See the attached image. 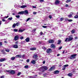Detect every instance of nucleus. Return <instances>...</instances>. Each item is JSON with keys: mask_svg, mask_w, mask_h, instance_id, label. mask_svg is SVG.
<instances>
[{"mask_svg": "<svg viewBox=\"0 0 78 78\" xmlns=\"http://www.w3.org/2000/svg\"><path fill=\"white\" fill-rule=\"evenodd\" d=\"M39 70L41 71V72L39 73V74H42V72H44L45 70L44 68L43 67V66H42L39 69Z\"/></svg>", "mask_w": 78, "mask_h": 78, "instance_id": "obj_1", "label": "nucleus"}, {"mask_svg": "<svg viewBox=\"0 0 78 78\" xmlns=\"http://www.w3.org/2000/svg\"><path fill=\"white\" fill-rule=\"evenodd\" d=\"M73 39L72 37H69V38H67L65 40V42H67V41H68L69 42V41H72L73 40Z\"/></svg>", "mask_w": 78, "mask_h": 78, "instance_id": "obj_2", "label": "nucleus"}, {"mask_svg": "<svg viewBox=\"0 0 78 78\" xmlns=\"http://www.w3.org/2000/svg\"><path fill=\"white\" fill-rule=\"evenodd\" d=\"M76 54H73L71 56L70 58L71 59H75L76 58Z\"/></svg>", "mask_w": 78, "mask_h": 78, "instance_id": "obj_3", "label": "nucleus"}, {"mask_svg": "<svg viewBox=\"0 0 78 78\" xmlns=\"http://www.w3.org/2000/svg\"><path fill=\"white\" fill-rule=\"evenodd\" d=\"M15 71L14 70H10V74H12L13 75V74H15Z\"/></svg>", "mask_w": 78, "mask_h": 78, "instance_id": "obj_4", "label": "nucleus"}, {"mask_svg": "<svg viewBox=\"0 0 78 78\" xmlns=\"http://www.w3.org/2000/svg\"><path fill=\"white\" fill-rule=\"evenodd\" d=\"M51 52V49L50 48H49L47 50V53H50Z\"/></svg>", "mask_w": 78, "mask_h": 78, "instance_id": "obj_5", "label": "nucleus"}, {"mask_svg": "<svg viewBox=\"0 0 78 78\" xmlns=\"http://www.w3.org/2000/svg\"><path fill=\"white\" fill-rule=\"evenodd\" d=\"M19 37L18 36H16L14 37V41H17L19 39Z\"/></svg>", "mask_w": 78, "mask_h": 78, "instance_id": "obj_6", "label": "nucleus"}, {"mask_svg": "<svg viewBox=\"0 0 78 78\" xmlns=\"http://www.w3.org/2000/svg\"><path fill=\"white\" fill-rule=\"evenodd\" d=\"M51 47L52 48H56V46H55V45L52 44L51 45Z\"/></svg>", "mask_w": 78, "mask_h": 78, "instance_id": "obj_7", "label": "nucleus"}, {"mask_svg": "<svg viewBox=\"0 0 78 78\" xmlns=\"http://www.w3.org/2000/svg\"><path fill=\"white\" fill-rule=\"evenodd\" d=\"M12 48H18V45L16 44L13 45Z\"/></svg>", "mask_w": 78, "mask_h": 78, "instance_id": "obj_8", "label": "nucleus"}, {"mask_svg": "<svg viewBox=\"0 0 78 78\" xmlns=\"http://www.w3.org/2000/svg\"><path fill=\"white\" fill-rule=\"evenodd\" d=\"M48 42L49 44H53L54 42V41L53 40H51L48 41Z\"/></svg>", "mask_w": 78, "mask_h": 78, "instance_id": "obj_9", "label": "nucleus"}, {"mask_svg": "<svg viewBox=\"0 0 78 78\" xmlns=\"http://www.w3.org/2000/svg\"><path fill=\"white\" fill-rule=\"evenodd\" d=\"M25 31L24 29L22 30L21 29H20L18 31L19 33H22V32H23V31Z\"/></svg>", "mask_w": 78, "mask_h": 78, "instance_id": "obj_10", "label": "nucleus"}, {"mask_svg": "<svg viewBox=\"0 0 78 78\" xmlns=\"http://www.w3.org/2000/svg\"><path fill=\"white\" fill-rule=\"evenodd\" d=\"M6 61V58L0 59V62H3V61Z\"/></svg>", "mask_w": 78, "mask_h": 78, "instance_id": "obj_11", "label": "nucleus"}, {"mask_svg": "<svg viewBox=\"0 0 78 78\" xmlns=\"http://www.w3.org/2000/svg\"><path fill=\"white\" fill-rule=\"evenodd\" d=\"M54 69H55V66H52L50 69L49 70V71H51V70H54Z\"/></svg>", "mask_w": 78, "mask_h": 78, "instance_id": "obj_12", "label": "nucleus"}, {"mask_svg": "<svg viewBox=\"0 0 78 78\" xmlns=\"http://www.w3.org/2000/svg\"><path fill=\"white\" fill-rule=\"evenodd\" d=\"M33 57L34 59H36V58H37V54H34L33 56Z\"/></svg>", "mask_w": 78, "mask_h": 78, "instance_id": "obj_13", "label": "nucleus"}, {"mask_svg": "<svg viewBox=\"0 0 78 78\" xmlns=\"http://www.w3.org/2000/svg\"><path fill=\"white\" fill-rule=\"evenodd\" d=\"M59 1L58 0H57L55 1V4H56V5H57V4H59Z\"/></svg>", "mask_w": 78, "mask_h": 78, "instance_id": "obj_14", "label": "nucleus"}, {"mask_svg": "<svg viewBox=\"0 0 78 78\" xmlns=\"http://www.w3.org/2000/svg\"><path fill=\"white\" fill-rule=\"evenodd\" d=\"M43 68H44V69L45 70H47L48 68L46 66H43Z\"/></svg>", "mask_w": 78, "mask_h": 78, "instance_id": "obj_15", "label": "nucleus"}, {"mask_svg": "<svg viewBox=\"0 0 78 78\" xmlns=\"http://www.w3.org/2000/svg\"><path fill=\"white\" fill-rule=\"evenodd\" d=\"M31 62L32 64H35V63H36V61L34 60H33L32 61H31Z\"/></svg>", "mask_w": 78, "mask_h": 78, "instance_id": "obj_16", "label": "nucleus"}, {"mask_svg": "<svg viewBox=\"0 0 78 78\" xmlns=\"http://www.w3.org/2000/svg\"><path fill=\"white\" fill-rule=\"evenodd\" d=\"M26 41L27 42H28L30 41V38L29 37H27L26 39H25Z\"/></svg>", "mask_w": 78, "mask_h": 78, "instance_id": "obj_17", "label": "nucleus"}, {"mask_svg": "<svg viewBox=\"0 0 78 78\" xmlns=\"http://www.w3.org/2000/svg\"><path fill=\"white\" fill-rule=\"evenodd\" d=\"M24 14H28V10H24Z\"/></svg>", "mask_w": 78, "mask_h": 78, "instance_id": "obj_18", "label": "nucleus"}, {"mask_svg": "<svg viewBox=\"0 0 78 78\" xmlns=\"http://www.w3.org/2000/svg\"><path fill=\"white\" fill-rule=\"evenodd\" d=\"M59 72V71L58 70L54 71V73H55V74H58Z\"/></svg>", "mask_w": 78, "mask_h": 78, "instance_id": "obj_19", "label": "nucleus"}, {"mask_svg": "<svg viewBox=\"0 0 78 78\" xmlns=\"http://www.w3.org/2000/svg\"><path fill=\"white\" fill-rule=\"evenodd\" d=\"M27 6V5H22L20 6V8H26Z\"/></svg>", "mask_w": 78, "mask_h": 78, "instance_id": "obj_20", "label": "nucleus"}, {"mask_svg": "<svg viewBox=\"0 0 78 78\" xmlns=\"http://www.w3.org/2000/svg\"><path fill=\"white\" fill-rule=\"evenodd\" d=\"M73 75V74H72V73H69L68 74V76H72Z\"/></svg>", "mask_w": 78, "mask_h": 78, "instance_id": "obj_21", "label": "nucleus"}, {"mask_svg": "<svg viewBox=\"0 0 78 78\" xmlns=\"http://www.w3.org/2000/svg\"><path fill=\"white\" fill-rule=\"evenodd\" d=\"M18 14H24V11L19 12Z\"/></svg>", "mask_w": 78, "mask_h": 78, "instance_id": "obj_22", "label": "nucleus"}, {"mask_svg": "<svg viewBox=\"0 0 78 78\" xmlns=\"http://www.w3.org/2000/svg\"><path fill=\"white\" fill-rule=\"evenodd\" d=\"M15 24L16 25V26H17V27H18V26H19V25H20V23L17 22Z\"/></svg>", "mask_w": 78, "mask_h": 78, "instance_id": "obj_23", "label": "nucleus"}, {"mask_svg": "<svg viewBox=\"0 0 78 78\" xmlns=\"http://www.w3.org/2000/svg\"><path fill=\"white\" fill-rule=\"evenodd\" d=\"M36 48L35 47L30 48L31 50H36Z\"/></svg>", "mask_w": 78, "mask_h": 78, "instance_id": "obj_24", "label": "nucleus"}, {"mask_svg": "<svg viewBox=\"0 0 78 78\" xmlns=\"http://www.w3.org/2000/svg\"><path fill=\"white\" fill-rule=\"evenodd\" d=\"M5 51H6V52H8V53L9 52V50L8 49H5Z\"/></svg>", "mask_w": 78, "mask_h": 78, "instance_id": "obj_25", "label": "nucleus"}, {"mask_svg": "<svg viewBox=\"0 0 78 78\" xmlns=\"http://www.w3.org/2000/svg\"><path fill=\"white\" fill-rule=\"evenodd\" d=\"M68 16L69 18H71V17H72V15H69Z\"/></svg>", "mask_w": 78, "mask_h": 78, "instance_id": "obj_26", "label": "nucleus"}, {"mask_svg": "<svg viewBox=\"0 0 78 78\" xmlns=\"http://www.w3.org/2000/svg\"><path fill=\"white\" fill-rule=\"evenodd\" d=\"M11 60H14L15 59V57H12L11 58Z\"/></svg>", "mask_w": 78, "mask_h": 78, "instance_id": "obj_27", "label": "nucleus"}, {"mask_svg": "<svg viewBox=\"0 0 78 78\" xmlns=\"http://www.w3.org/2000/svg\"><path fill=\"white\" fill-rule=\"evenodd\" d=\"M16 24L14 23L12 25L13 28H15V27H16Z\"/></svg>", "mask_w": 78, "mask_h": 78, "instance_id": "obj_28", "label": "nucleus"}, {"mask_svg": "<svg viewBox=\"0 0 78 78\" xmlns=\"http://www.w3.org/2000/svg\"><path fill=\"white\" fill-rule=\"evenodd\" d=\"M14 31H15V32H17V31H18V30L17 29H14L13 30Z\"/></svg>", "mask_w": 78, "mask_h": 78, "instance_id": "obj_29", "label": "nucleus"}, {"mask_svg": "<svg viewBox=\"0 0 78 78\" xmlns=\"http://www.w3.org/2000/svg\"><path fill=\"white\" fill-rule=\"evenodd\" d=\"M16 18L19 19V18L20 17V15H16Z\"/></svg>", "mask_w": 78, "mask_h": 78, "instance_id": "obj_30", "label": "nucleus"}, {"mask_svg": "<svg viewBox=\"0 0 78 78\" xmlns=\"http://www.w3.org/2000/svg\"><path fill=\"white\" fill-rule=\"evenodd\" d=\"M28 65H26L24 66V68H25L26 69H27V68H28Z\"/></svg>", "mask_w": 78, "mask_h": 78, "instance_id": "obj_31", "label": "nucleus"}, {"mask_svg": "<svg viewBox=\"0 0 78 78\" xmlns=\"http://www.w3.org/2000/svg\"><path fill=\"white\" fill-rule=\"evenodd\" d=\"M71 33L73 34L74 33H75V30L73 29L72 30Z\"/></svg>", "mask_w": 78, "mask_h": 78, "instance_id": "obj_32", "label": "nucleus"}, {"mask_svg": "<svg viewBox=\"0 0 78 78\" xmlns=\"http://www.w3.org/2000/svg\"><path fill=\"white\" fill-rule=\"evenodd\" d=\"M71 2V0H67L66 1V3H69V2Z\"/></svg>", "mask_w": 78, "mask_h": 78, "instance_id": "obj_33", "label": "nucleus"}, {"mask_svg": "<svg viewBox=\"0 0 78 78\" xmlns=\"http://www.w3.org/2000/svg\"><path fill=\"white\" fill-rule=\"evenodd\" d=\"M30 19H31V18H28L27 19V20L26 22H28V21L29 20H30Z\"/></svg>", "mask_w": 78, "mask_h": 78, "instance_id": "obj_34", "label": "nucleus"}, {"mask_svg": "<svg viewBox=\"0 0 78 78\" xmlns=\"http://www.w3.org/2000/svg\"><path fill=\"white\" fill-rule=\"evenodd\" d=\"M78 18V15H76L75 16H74V18L75 19H77V18Z\"/></svg>", "mask_w": 78, "mask_h": 78, "instance_id": "obj_35", "label": "nucleus"}, {"mask_svg": "<svg viewBox=\"0 0 78 78\" xmlns=\"http://www.w3.org/2000/svg\"><path fill=\"white\" fill-rule=\"evenodd\" d=\"M68 22H72V21H73V20H68Z\"/></svg>", "mask_w": 78, "mask_h": 78, "instance_id": "obj_36", "label": "nucleus"}, {"mask_svg": "<svg viewBox=\"0 0 78 78\" xmlns=\"http://www.w3.org/2000/svg\"><path fill=\"white\" fill-rule=\"evenodd\" d=\"M61 41L60 40L58 41V44H60V43H61Z\"/></svg>", "mask_w": 78, "mask_h": 78, "instance_id": "obj_37", "label": "nucleus"}, {"mask_svg": "<svg viewBox=\"0 0 78 78\" xmlns=\"http://www.w3.org/2000/svg\"><path fill=\"white\" fill-rule=\"evenodd\" d=\"M42 27L43 28H46L47 27V26H42Z\"/></svg>", "mask_w": 78, "mask_h": 78, "instance_id": "obj_38", "label": "nucleus"}, {"mask_svg": "<svg viewBox=\"0 0 78 78\" xmlns=\"http://www.w3.org/2000/svg\"><path fill=\"white\" fill-rule=\"evenodd\" d=\"M20 74H21V72L18 73L17 75V76H19V75H20Z\"/></svg>", "mask_w": 78, "mask_h": 78, "instance_id": "obj_39", "label": "nucleus"}, {"mask_svg": "<svg viewBox=\"0 0 78 78\" xmlns=\"http://www.w3.org/2000/svg\"><path fill=\"white\" fill-rule=\"evenodd\" d=\"M8 19L10 20H11L12 19V17L11 18H9Z\"/></svg>", "mask_w": 78, "mask_h": 78, "instance_id": "obj_40", "label": "nucleus"}, {"mask_svg": "<svg viewBox=\"0 0 78 78\" xmlns=\"http://www.w3.org/2000/svg\"><path fill=\"white\" fill-rule=\"evenodd\" d=\"M49 18L50 19H51L52 18V16H51V15H50L49 16Z\"/></svg>", "mask_w": 78, "mask_h": 78, "instance_id": "obj_41", "label": "nucleus"}, {"mask_svg": "<svg viewBox=\"0 0 78 78\" xmlns=\"http://www.w3.org/2000/svg\"><path fill=\"white\" fill-rule=\"evenodd\" d=\"M64 20V18H61L60 19V21H62Z\"/></svg>", "mask_w": 78, "mask_h": 78, "instance_id": "obj_42", "label": "nucleus"}, {"mask_svg": "<svg viewBox=\"0 0 78 78\" xmlns=\"http://www.w3.org/2000/svg\"><path fill=\"white\" fill-rule=\"evenodd\" d=\"M64 67H68V66H69V65L68 64L67 65H66L64 66H63Z\"/></svg>", "mask_w": 78, "mask_h": 78, "instance_id": "obj_43", "label": "nucleus"}, {"mask_svg": "<svg viewBox=\"0 0 78 78\" xmlns=\"http://www.w3.org/2000/svg\"><path fill=\"white\" fill-rule=\"evenodd\" d=\"M20 39L21 40H22L23 39V36H21L20 37Z\"/></svg>", "mask_w": 78, "mask_h": 78, "instance_id": "obj_44", "label": "nucleus"}, {"mask_svg": "<svg viewBox=\"0 0 78 78\" xmlns=\"http://www.w3.org/2000/svg\"><path fill=\"white\" fill-rule=\"evenodd\" d=\"M25 56V55H21V58H24Z\"/></svg>", "mask_w": 78, "mask_h": 78, "instance_id": "obj_45", "label": "nucleus"}, {"mask_svg": "<svg viewBox=\"0 0 78 78\" xmlns=\"http://www.w3.org/2000/svg\"><path fill=\"white\" fill-rule=\"evenodd\" d=\"M11 70H6V72H8L9 73H10V71Z\"/></svg>", "mask_w": 78, "mask_h": 78, "instance_id": "obj_46", "label": "nucleus"}, {"mask_svg": "<svg viewBox=\"0 0 78 78\" xmlns=\"http://www.w3.org/2000/svg\"><path fill=\"white\" fill-rule=\"evenodd\" d=\"M37 13V12H33V14H36Z\"/></svg>", "mask_w": 78, "mask_h": 78, "instance_id": "obj_47", "label": "nucleus"}, {"mask_svg": "<svg viewBox=\"0 0 78 78\" xmlns=\"http://www.w3.org/2000/svg\"><path fill=\"white\" fill-rule=\"evenodd\" d=\"M44 0H39V1L40 2H44Z\"/></svg>", "mask_w": 78, "mask_h": 78, "instance_id": "obj_48", "label": "nucleus"}, {"mask_svg": "<svg viewBox=\"0 0 78 78\" xmlns=\"http://www.w3.org/2000/svg\"><path fill=\"white\" fill-rule=\"evenodd\" d=\"M18 56H19V58H21V55H18Z\"/></svg>", "mask_w": 78, "mask_h": 78, "instance_id": "obj_49", "label": "nucleus"}, {"mask_svg": "<svg viewBox=\"0 0 78 78\" xmlns=\"http://www.w3.org/2000/svg\"><path fill=\"white\" fill-rule=\"evenodd\" d=\"M34 76V77H30V78H36V77H35V76Z\"/></svg>", "mask_w": 78, "mask_h": 78, "instance_id": "obj_50", "label": "nucleus"}, {"mask_svg": "<svg viewBox=\"0 0 78 78\" xmlns=\"http://www.w3.org/2000/svg\"><path fill=\"white\" fill-rule=\"evenodd\" d=\"M65 69H66V68L65 67H63L62 68V70H64Z\"/></svg>", "mask_w": 78, "mask_h": 78, "instance_id": "obj_51", "label": "nucleus"}, {"mask_svg": "<svg viewBox=\"0 0 78 78\" xmlns=\"http://www.w3.org/2000/svg\"><path fill=\"white\" fill-rule=\"evenodd\" d=\"M27 62H30V60L28 59L27 60Z\"/></svg>", "mask_w": 78, "mask_h": 78, "instance_id": "obj_52", "label": "nucleus"}, {"mask_svg": "<svg viewBox=\"0 0 78 78\" xmlns=\"http://www.w3.org/2000/svg\"><path fill=\"white\" fill-rule=\"evenodd\" d=\"M43 48L44 49V50H46V49H47V48H46L45 47H43Z\"/></svg>", "mask_w": 78, "mask_h": 78, "instance_id": "obj_53", "label": "nucleus"}, {"mask_svg": "<svg viewBox=\"0 0 78 78\" xmlns=\"http://www.w3.org/2000/svg\"><path fill=\"white\" fill-rule=\"evenodd\" d=\"M69 5H67V4H66V7H69Z\"/></svg>", "mask_w": 78, "mask_h": 78, "instance_id": "obj_54", "label": "nucleus"}, {"mask_svg": "<svg viewBox=\"0 0 78 78\" xmlns=\"http://www.w3.org/2000/svg\"><path fill=\"white\" fill-rule=\"evenodd\" d=\"M2 42H0V46H2Z\"/></svg>", "mask_w": 78, "mask_h": 78, "instance_id": "obj_55", "label": "nucleus"}, {"mask_svg": "<svg viewBox=\"0 0 78 78\" xmlns=\"http://www.w3.org/2000/svg\"><path fill=\"white\" fill-rule=\"evenodd\" d=\"M41 35H42L43 34V33H42V32H41L40 33Z\"/></svg>", "mask_w": 78, "mask_h": 78, "instance_id": "obj_56", "label": "nucleus"}, {"mask_svg": "<svg viewBox=\"0 0 78 78\" xmlns=\"http://www.w3.org/2000/svg\"><path fill=\"white\" fill-rule=\"evenodd\" d=\"M16 58H19V55H16Z\"/></svg>", "mask_w": 78, "mask_h": 78, "instance_id": "obj_57", "label": "nucleus"}, {"mask_svg": "<svg viewBox=\"0 0 78 78\" xmlns=\"http://www.w3.org/2000/svg\"><path fill=\"white\" fill-rule=\"evenodd\" d=\"M33 8H36V6H33Z\"/></svg>", "mask_w": 78, "mask_h": 78, "instance_id": "obj_58", "label": "nucleus"}, {"mask_svg": "<svg viewBox=\"0 0 78 78\" xmlns=\"http://www.w3.org/2000/svg\"><path fill=\"white\" fill-rule=\"evenodd\" d=\"M61 48H62V47H59L58 49V50H61Z\"/></svg>", "mask_w": 78, "mask_h": 78, "instance_id": "obj_59", "label": "nucleus"}, {"mask_svg": "<svg viewBox=\"0 0 78 78\" xmlns=\"http://www.w3.org/2000/svg\"><path fill=\"white\" fill-rule=\"evenodd\" d=\"M45 61H43V63L44 64H45Z\"/></svg>", "mask_w": 78, "mask_h": 78, "instance_id": "obj_60", "label": "nucleus"}, {"mask_svg": "<svg viewBox=\"0 0 78 78\" xmlns=\"http://www.w3.org/2000/svg\"><path fill=\"white\" fill-rule=\"evenodd\" d=\"M8 17H9V16H8L6 17H5L4 18V19H6V18H8Z\"/></svg>", "mask_w": 78, "mask_h": 78, "instance_id": "obj_61", "label": "nucleus"}, {"mask_svg": "<svg viewBox=\"0 0 78 78\" xmlns=\"http://www.w3.org/2000/svg\"><path fill=\"white\" fill-rule=\"evenodd\" d=\"M2 20L3 21V22H5V20L4 19H2Z\"/></svg>", "mask_w": 78, "mask_h": 78, "instance_id": "obj_62", "label": "nucleus"}, {"mask_svg": "<svg viewBox=\"0 0 78 78\" xmlns=\"http://www.w3.org/2000/svg\"><path fill=\"white\" fill-rule=\"evenodd\" d=\"M36 29H34L33 30V31L34 32V31H36Z\"/></svg>", "mask_w": 78, "mask_h": 78, "instance_id": "obj_63", "label": "nucleus"}, {"mask_svg": "<svg viewBox=\"0 0 78 78\" xmlns=\"http://www.w3.org/2000/svg\"><path fill=\"white\" fill-rule=\"evenodd\" d=\"M1 78H4V76H1Z\"/></svg>", "mask_w": 78, "mask_h": 78, "instance_id": "obj_64", "label": "nucleus"}]
</instances>
